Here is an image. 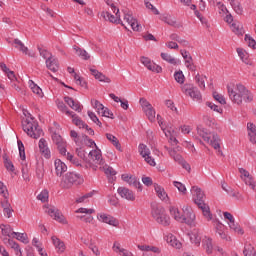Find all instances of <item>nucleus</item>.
Here are the masks:
<instances>
[{"mask_svg": "<svg viewBox=\"0 0 256 256\" xmlns=\"http://www.w3.org/2000/svg\"><path fill=\"white\" fill-rule=\"evenodd\" d=\"M229 98L236 105H241L243 101L245 103H251L253 101V93L247 90L242 84H237L234 88L227 86Z\"/></svg>", "mask_w": 256, "mask_h": 256, "instance_id": "obj_1", "label": "nucleus"}, {"mask_svg": "<svg viewBox=\"0 0 256 256\" xmlns=\"http://www.w3.org/2000/svg\"><path fill=\"white\" fill-rule=\"evenodd\" d=\"M191 193L193 194L194 203L201 209L205 219L211 221V219H213V214H211L209 205L205 203V193L203 190L197 186H192Z\"/></svg>", "mask_w": 256, "mask_h": 256, "instance_id": "obj_2", "label": "nucleus"}, {"mask_svg": "<svg viewBox=\"0 0 256 256\" xmlns=\"http://www.w3.org/2000/svg\"><path fill=\"white\" fill-rule=\"evenodd\" d=\"M151 215L159 225H163V227H168L171 225V218L165 213V208L163 206L152 203L151 204Z\"/></svg>", "mask_w": 256, "mask_h": 256, "instance_id": "obj_3", "label": "nucleus"}, {"mask_svg": "<svg viewBox=\"0 0 256 256\" xmlns=\"http://www.w3.org/2000/svg\"><path fill=\"white\" fill-rule=\"evenodd\" d=\"M22 129L32 139H39L43 135V129L39 128V123L33 117L22 121Z\"/></svg>", "mask_w": 256, "mask_h": 256, "instance_id": "obj_4", "label": "nucleus"}, {"mask_svg": "<svg viewBox=\"0 0 256 256\" xmlns=\"http://www.w3.org/2000/svg\"><path fill=\"white\" fill-rule=\"evenodd\" d=\"M83 177L75 172L66 173L61 180V188L62 189H71L73 185H83Z\"/></svg>", "mask_w": 256, "mask_h": 256, "instance_id": "obj_5", "label": "nucleus"}, {"mask_svg": "<svg viewBox=\"0 0 256 256\" xmlns=\"http://www.w3.org/2000/svg\"><path fill=\"white\" fill-rule=\"evenodd\" d=\"M197 133L206 143H210L214 149H221V145L219 144V135L212 134L211 139V133L207 132V129L203 128L202 126L197 127Z\"/></svg>", "mask_w": 256, "mask_h": 256, "instance_id": "obj_6", "label": "nucleus"}, {"mask_svg": "<svg viewBox=\"0 0 256 256\" xmlns=\"http://www.w3.org/2000/svg\"><path fill=\"white\" fill-rule=\"evenodd\" d=\"M183 215L180 220V223H185L186 225H189V227H195V213L193 210L189 207H183L182 208Z\"/></svg>", "mask_w": 256, "mask_h": 256, "instance_id": "obj_7", "label": "nucleus"}, {"mask_svg": "<svg viewBox=\"0 0 256 256\" xmlns=\"http://www.w3.org/2000/svg\"><path fill=\"white\" fill-rule=\"evenodd\" d=\"M140 105L149 121H155V108H153V105L145 98H140Z\"/></svg>", "mask_w": 256, "mask_h": 256, "instance_id": "obj_8", "label": "nucleus"}, {"mask_svg": "<svg viewBox=\"0 0 256 256\" xmlns=\"http://www.w3.org/2000/svg\"><path fill=\"white\" fill-rule=\"evenodd\" d=\"M52 141L57 145L60 155H67V142L57 132H52Z\"/></svg>", "mask_w": 256, "mask_h": 256, "instance_id": "obj_9", "label": "nucleus"}, {"mask_svg": "<svg viewBox=\"0 0 256 256\" xmlns=\"http://www.w3.org/2000/svg\"><path fill=\"white\" fill-rule=\"evenodd\" d=\"M115 15H112L109 12H101L100 17L104 18L105 21H110V23H116V25H125L123 24V21H121V15H119V8H116Z\"/></svg>", "mask_w": 256, "mask_h": 256, "instance_id": "obj_10", "label": "nucleus"}, {"mask_svg": "<svg viewBox=\"0 0 256 256\" xmlns=\"http://www.w3.org/2000/svg\"><path fill=\"white\" fill-rule=\"evenodd\" d=\"M46 213L54 219L55 221H58V223H62L63 225H67V219H65V216L54 206H51L46 210Z\"/></svg>", "mask_w": 256, "mask_h": 256, "instance_id": "obj_11", "label": "nucleus"}, {"mask_svg": "<svg viewBox=\"0 0 256 256\" xmlns=\"http://www.w3.org/2000/svg\"><path fill=\"white\" fill-rule=\"evenodd\" d=\"M98 221L101 223H106L107 225H111L112 227H119V221L117 218L106 214V213H100L97 215Z\"/></svg>", "mask_w": 256, "mask_h": 256, "instance_id": "obj_12", "label": "nucleus"}, {"mask_svg": "<svg viewBox=\"0 0 256 256\" xmlns=\"http://www.w3.org/2000/svg\"><path fill=\"white\" fill-rule=\"evenodd\" d=\"M182 90L192 99H196V101L201 99V92H199V89H197V87L193 86L192 84H185Z\"/></svg>", "mask_w": 256, "mask_h": 256, "instance_id": "obj_13", "label": "nucleus"}, {"mask_svg": "<svg viewBox=\"0 0 256 256\" xmlns=\"http://www.w3.org/2000/svg\"><path fill=\"white\" fill-rule=\"evenodd\" d=\"M1 207L3 209V214L7 219H11L13 215V207H11V203H9V198L4 194V199L1 201Z\"/></svg>", "mask_w": 256, "mask_h": 256, "instance_id": "obj_14", "label": "nucleus"}, {"mask_svg": "<svg viewBox=\"0 0 256 256\" xmlns=\"http://www.w3.org/2000/svg\"><path fill=\"white\" fill-rule=\"evenodd\" d=\"M202 243H203V247H204V249H205V251H206V253H207L208 255H211V253H213V251H214L215 249H217V252H218V253H223V248H220V247L214 248V247H213V239H211V238H206V239H204V240L202 241Z\"/></svg>", "mask_w": 256, "mask_h": 256, "instance_id": "obj_15", "label": "nucleus"}, {"mask_svg": "<svg viewBox=\"0 0 256 256\" xmlns=\"http://www.w3.org/2000/svg\"><path fill=\"white\" fill-rule=\"evenodd\" d=\"M89 157H91V159L95 162V165H100V167L105 165V160L102 158L103 155L101 154V150H91L89 152Z\"/></svg>", "mask_w": 256, "mask_h": 256, "instance_id": "obj_16", "label": "nucleus"}, {"mask_svg": "<svg viewBox=\"0 0 256 256\" xmlns=\"http://www.w3.org/2000/svg\"><path fill=\"white\" fill-rule=\"evenodd\" d=\"M64 101L71 109L77 111V113H81V111H83V106L79 101H74L73 98L69 96H65Z\"/></svg>", "mask_w": 256, "mask_h": 256, "instance_id": "obj_17", "label": "nucleus"}, {"mask_svg": "<svg viewBox=\"0 0 256 256\" xmlns=\"http://www.w3.org/2000/svg\"><path fill=\"white\" fill-rule=\"evenodd\" d=\"M46 67L53 73H57L59 71V60L55 56L47 58Z\"/></svg>", "mask_w": 256, "mask_h": 256, "instance_id": "obj_18", "label": "nucleus"}, {"mask_svg": "<svg viewBox=\"0 0 256 256\" xmlns=\"http://www.w3.org/2000/svg\"><path fill=\"white\" fill-rule=\"evenodd\" d=\"M118 194L123 199H127V201H133L135 199V194H133V191L129 190V188L119 187Z\"/></svg>", "mask_w": 256, "mask_h": 256, "instance_id": "obj_19", "label": "nucleus"}, {"mask_svg": "<svg viewBox=\"0 0 256 256\" xmlns=\"http://www.w3.org/2000/svg\"><path fill=\"white\" fill-rule=\"evenodd\" d=\"M91 75L95 77L98 81L102 83H111V78L107 77L105 74L102 72H99L97 69L90 68Z\"/></svg>", "mask_w": 256, "mask_h": 256, "instance_id": "obj_20", "label": "nucleus"}, {"mask_svg": "<svg viewBox=\"0 0 256 256\" xmlns=\"http://www.w3.org/2000/svg\"><path fill=\"white\" fill-rule=\"evenodd\" d=\"M39 149L45 159H51V151L49 150V147H47V140L44 138H41L39 141Z\"/></svg>", "mask_w": 256, "mask_h": 256, "instance_id": "obj_21", "label": "nucleus"}, {"mask_svg": "<svg viewBox=\"0 0 256 256\" xmlns=\"http://www.w3.org/2000/svg\"><path fill=\"white\" fill-rule=\"evenodd\" d=\"M54 166L57 177H61L67 171V165L59 159L55 160Z\"/></svg>", "mask_w": 256, "mask_h": 256, "instance_id": "obj_22", "label": "nucleus"}, {"mask_svg": "<svg viewBox=\"0 0 256 256\" xmlns=\"http://www.w3.org/2000/svg\"><path fill=\"white\" fill-rule=\"evenodd\" d=\"M124 21L130 25L133 31H139L141 26L139 25V22H137V19L133 18L131 14H125Z\"/></svg>", "mask_w": 256, "mask_h": 256, "instance_id": "obj_23", "label": "nucleus"}, {"mask_svg": "<svg viewBox=\"0 0 256 256\" xmlns=\"http://www.w3.org/2000/svg\"><path fill=\"white\" fill-rule=\"evenodd\" d=\"M14 45L16 49H19L22 53H25V55H28L29 57H35V53L29 52V48L26 47L23 42L19 39H14Z\"/></svg>", "mask_w": 256, "mask_h": 256, "instance_id": "obj_24", "label": "nucleus"}, {"mask_svg": "<svg viewBox=\"0 0 256 256\" xmlns=\"http://www.w3.org/2000/svg\"><path fill=\"white\" fill-rule=\"evenodd\" d=\"M247 131L250 143L256 144V126L249 122L247 124Z\"/></svg>", "mask_w": 256, "mask_h": 256, "instance_id": "obj_25", "label": "nucleus"}, {"mask_svg": "<svg viewBox=\"0 0 256 256\" xmlns=\"http://www.w3.org/2000/svg\"><path fill=\"white\" fill-rule=\"evenodd\" d=\"M74 51H76V55L83 59V61H89L91 59V55L88 54L87 50L80 48L77 45L73 46Z\"/></svg>", "mask_w": 256, "mask_h": 256, "instance_id": "obj_26", "label": "nucleus"}, {"mask_svg": "<svg viewBox=\"0 0 256 256\" xmlns=\"http://www.w3.org/2000/svg\"><path fill=\"white\" fill-rule=\"evenodd\" d=\"M216 233L220 237V239H224L225 241H231V237H227V234L225 233V225L222 223L216 224Z\"/></svg>", "mask_w": 256, "mask_h": 256, "instance_id": "obj_27", "label": "nucleus"}, {"mask_svg": "<svg viewBox=\"0 0 256 256\" xmlns=\"http://www.w3.org/2000/svg\"><path fill=\"white\" fill-rule=\"evenodd\" d=\"M0 229H1L2 235H4V237H13V238H15V234H13L15 232L13 231V228H11V225L2 224L0 226Z\"/></svg>", "mask_w": 256, "mask_h": 256, "instance_id": "obj_28", "label": "nucleus"}, {"mask_svg": "<svg viewBox=\"0 0 256 256\" xmlns=\"http://www.w3.org/2000/svg\"><path fill=\"white\" fill-rule=\"evenodd\" d=\"M53 245H55L56 249H58V253L65 252V243L61 241L59 238L53 236L52 237Z\"/></svg>", "mask_w": 256, "mask_h": 256, "instance_id": "obj_29", "label": "nucleus"}, {"mask_svg": "<svg viewBox=\"0 0 256 256\" xmlns=\"http://www.w3.org/2000/svg\"><path fill=\"white\" fill-rule=\"evenodd\" d=\"M154 189L159 199H161V201H165V199H167V192H165V189H163L159 184L155 183Z\"/></svg>", "mask_w": 256, "mask_h": 256, "instance_id": "obj_30", "label": "nucleus"}, {"mask_svg": "<svg viewBox=\"0 0 256 256\" xmlns=\"http://www.w3.org/2000/svg\"><path fill=\"white\" fill-rule=\"evenodd\" d=\"M69 117L72 118V123L76 125V127H79V129H81L82 127H85V122L81 120V118L77 116L75 112H72V114H70Z\"/></svg>", "mask_w": 256, "mask_h": 256, "instance_id": "obj_31", "label": "nucleus"}, {"mask_svg": "<svg viewBox=\"0 0 256 256\" xmlns=\"http://www.w3.org/2000/svg\"><path fill=\"white\" fill-rule=\"evenodd\" d=\"M99 169L101 171H104L105 175H107L108 177H115L117 175V171H115V169H113V167L108 166V165H102L99 167Z\"/></svg>", "mask_w": 256, "mask_h": 256, "instance_id": "obj_32", "label": "nucleus"}, {"mask_svg": "<svg viewBox=\"0 0 256 256\" xmlns=\"http://www.w3.org/2000/svg\"><path fill=\"white\" fill-rule=\"evenodd\" d=\"M106 139H108V141H110V143H112V145H114V147H116V149H118V151H122L121 143H119V139H117V137H115V135L107 133Z\"/></svg>", "mask_w": 256, "mask_h": 256, "instance_id": "obj_33", "label": "nucleus"}, {"mask_svg": "<svg viewBox=\"0 0 256 256\" xmlns=\"http://www.w3.org/2000/svg\"><path fill=\"white\" fill-rule=\"evenodd\" d=\"M169 211H170V215H172V217L176 221L181 223V219H182L183 215L181 216V212H179V208H176L175 206H171Z\"/></svg>", "mask_w": 256, "mask_h": 256, "instance_id": "obj_34", "label": "nucleus"}, {"mask_svg": "<svg viewBox=\"0 0 256 256\" xmlns=\"http://www.w3.org/2000/svg\"><path fill=\"white\" fill-rule=\"evenodd\" d=\"M138 151H139V154L141 155V157H143V159H145V157H149V155H151V151L145 144H139Z\"/></svg>", "mask_w": 256, "mask_h": 256, "instance_id": "obj_35", "label": "nucleus"}, {"mask_svg": "<svg viewBox=\"0 0 256 256\" xmlns=\"http://www.w3.org/2000/svg\"><path fill=\"white\" fill-rule=\"evenodd\" d=\"M12 235H14V238H16L18 241H21L25 245L29 243V237H27V233L13 232Z\"/></svg>", "mask_w": 256, "mask_h": 256, "instance_id": "obj_36", "label": "nucleus"}, {"mask_svg": "<svg viewBox=\"0 0 256 256\" xmlns=\"http://www.w3.org/2000/svg\"><path fill=\"white\" fill-rule=\"evenodd\" d=\"M231 5L232 8L234 9L235 13H237V15H243V6H241V2L237 1V0H231Z\"/></svg>", "mask_w": 256, "mask_h": 256, "instance_id": "obj_37", "label": "nucleus"}, {"mask_svg": "<svg viewBox=\"0 0 256 256\" xmlns=\"http://www.w3.org/2000/svg\"><path fill=\"white\" fill-rule=\"evenodd\" d=\"M237 53L241 61H243V63H246V65H249V54L242 48H237Z\"/></svg>", "mask_w": 256, "mask_h": 256, "instance_id": "obj_38", "label": "nucleus"}, {"mask_svg": "<svg viewBox=\"0 0 256 256\" xmlns=\"http://www.w3.org/2000/svg\"><path fill=\"white\" fill-rule=\"evenodd\" d=\"M30 88L32 89L33 93L38 95V97H43V90L33 82V80L29 81Z\"/></svg>", "mask_w": 256, "mask_h": 256, "instance_id": "obj_39", "label": "nucleus"}, {"mask_svg": "<svg viewBox=\"0 0 256 256\" xmlns=\"http://www.w3.org/2000/svg\"><path fill=\"white\" fill-rule=\"evenodd\" d=\"M162 21H164V23L167 25H170V27H177V29L181 27V24H177L176 20L171 19V16H163Z\"/></svg>", "mask_w": 256, "mask_h": 256, "instance_id": "obj_40", "label": "nucleus"}, {"mask_svg": "<svg viewBox=\"0 0 256 256\" xmlns=\"http://www.w3.org/2000/svg\"><path fill=\"white\" fill-rule=\"evenodd\" d=\"M190 241L191 243H194V245H201V236L199 235V232L193 231L190 234Z\"/></svg>", "mask_w": 256, "mask_h": 256, "instance_id": "obj_41", "label": "nucleus"}, {"mask_svg": "<svg viewBox=\"0 0 256 256\" xmlns=\"http://www.w3.org/2000/svg\"><path fill=\"white\" fill-rule=\"evenodd\" d=\"M243 254L245 256H256L255 247H253V245H251V244H247L244 247Z\"/></svg>", "mask_w": 256, "mask_h": 256, "instance_id": "obj_42", "label": "nucleus"}, {"mask_svg": "<svg viewBox=\"0 0 256 256\" xmlns=\"http://www.w3.org/2000/svg\"><path fill=\"white\" fill-rule=\"evenodd\" d=\"M161 57L163 61H166L167 63H170V65H177V59L173 58L171 55L162 52Z\"/></svg>", "mask_w": 256, "mask_h": 256, "instance_id": "obj_43", "label": "nucleus"}, {"mask_svg": "<svg viewBox=\"0 0 256 256\" xmlns=\"http://www.w3.org/2000/svg\"><path fill=\"white\" fill-rule=\"evenodd\" d=\"M3 160L7 171H11V173H13L15 171V166L13 165V162L7 157V155L3 156Z\"/></svg>", "mask_w": 256, "mask_h": 256, "instance_id": "obj_44", "label": "nucleus"}, {"mask_svg": "<svg viewBox=\"0 0 256 256\" xmlns=\"http://www.w3.org/2000/svg\"><path fill=\"white\" fill-rule=\"evenodd\" d=\"M57 107H58L59 111H61L62 113H65V115L70 116L73 114V111L69 110L67 105H65V103H63V102H58Z\"/></svg>", "mask_w": 256, "mask_h": 256, "instance_id": "obj_45", "label": "nucleus"}, {"mask_svg": "<svg viewBox=\"0 0 256 256\" xmlns=\"http://www.w3.org/2000/svg\"><path fill=\"white\" fill-rule=\"evenodd\" d=\"M169 155L177 163L183 161V156H181V154L179 152H177V150H173V149L169 150Z\"/></svg>", "mask_w": 256, "mask_h": 256, "instance_id": "obj_46", "label": "nucleus"}, {"mask_svg": "<svg viewBox=\"0 0 256 256\" xmlns=\"http://www.w3.org/2000/svg\"><path fill=\"white\" fill-rule=\"evenodd\" d=\"M37 200L41 201L42 203H47L49 201V191L43 190L38 196Z\"/></svg>", "mask_w": 256, "mask_h": 256, "instance_id": "obj_47", "label": "nucleus"}, {"mask_svg": "<svg viewBox=\"0 0 256 256\" xmlns=\"http://www.w3.org/2000/svg\"><path fill=\"white\" fill-rule=\"evenodd\" d=\"M174 79L180 83V85H183V83H185V75H183V71L179 70L178 72H175Z\"/></svg>", "mask_w": 256, "mask_h": 256, "instance_id": "obj_48", "label": "nucleus"}, {"mask_svg": "<svg viewBox=\"0 0 256 256\" xmlns=\"http://www.w3.org/2000/svg\"><path fill=\"white\" fill-rule=\"evenodd\" d=\"M129 185H132L133 187H135V189H139V191H143V188L141 186V182H139L137 180V178L130 176V182H128Z\"/></svg>", "mask_w": 256, "mask_h": 256, "instance_id": "obj_49", "label": "nucleus"}, {"mask_svg": "<svg viewBox=\"0 0 256 256\" xmlns=\"http://www.w3.org/2000/svg\"><path fill=\"white\" fill-rule=\"evenodd\" d=\"M39 53H40V57H43V59H51V57L53 56V54H51V52L47 51L46 49L40 48L39 46L37 47Z\"/></svg>", "mask_w": 256, "mask_h": 256, "instance_id": "obj_50", "label": "nucleus"}, {"mask_svg": "<svg viewBox=\"0 0 256 256\" xmlns=\"http://www.w3.org/2000/svg\"><path fill=\"white\" fill-rule=\"evenodd\" d=\"M180 53H181L183 59H185L186 65H188L191 62H193V57L191 56V54H189V51L181 50Z\"/></svg>", "mask_w": 256, "mask_h": 256, "instance_id": "obj_51", "label": "nucleus"}, {"mask_svg": "<svg viewBox=\"0 0 256 256\" xmlns=\"http://www.w3.org/2000/svg\"><path fill=\"white\" fill-rule=\"evenodd\" d=\"M18 149H19L20 159H22V161H25L26 159L25 145H23V142L21 140H18Z\"/></svg>", "mask_w": 256, "mask_h": 256, "instance_id": "obj_52", "label": "nucleus"}, {"mask_svg": "<svg viewBox=\"0 0 256 256\" xmlns=\"http://www.w3.org/2000/svg\"><path fill=\"white\" fill-rule=\"evenodd\" d=\"M213 98L215 99V101H218V103H220V105H227V101L225 100V96L214 92L213 93Z\"/></svg>", "mask_w": 256, "mask_h": 256, "instance_id": "obj_53", "label": "nucleus"}, {"mask_svg": "<svg viewBox=\"0 0 256 256\" xmlns=\"http://www.w3.org/2000/svg\"><path fill=\"white\" fill-rule=\"evenodd\" d=\"M45 175V168L43 167V164H38L36 167V177L38 179H43Z\"/></svg>", "mask_w": 256, "mask_h": 256, "instance_id": "obj_54", "label": "nucleus"}, {"mask_svg": "<svg viewBox=\"0 0 256 256\" xmlns=\"http://www.w3.org/2000/svg\"><path fill=\"white\" fill-rule=\"evenodd\" d=\"M195 81H196V83H198L200 89H205V76H201V75L197 74L195 76Z\"/></svg>", "mask_w": 256, "mask_h": 256, "instance_id": "obj_55", "label": "nucleus"}, {"mask_svg": "<svg viewBox=\"0 0 256 256\" xmlns=\"http://www.w3.org/2000/svg\"><path fill=\"white\" fill-rule=\"evenodd\" d=\"M88 117L91 119V121H93V123H96V125H98V127H101L102 123H101V121H99V118L97 117V115L94 112L88 111Z\"/></svg>", "mask_w": 256, "mask_h": 256, "instance_id": "obj_56", "label": "nucleus"}, {"mask_svg": "<svg viewBox=\"0 0 256 256\" xmlns=\"http://www.w3.org/2000/svg\"><path fill=\"white\" fill-rule=\"evenodd\" d=\"M92 105L95 109H97V113H99L101 115V111H104L105 109V106L99 102V100H94V103H93V100H92Z\"/></svg>", "mask_w": 256, "mask_h": 256, "instance_id": "obj_57", "label": "nucleus"}, {"mask_svg": "<svg viewBox=\"0 0 256 256\" xmlns=\"http://www.w3.org/2000/svg\"><path fill=\"white\" fill-rule=\"evenodd\" d=\"M206 106L212 109V111H216V113H223V108H219V106L215 105L213 102H206Z\"/></svg>", "mask_w": 256, "mask_h": 256, "instance_id": "obj_58", "label": "nucleus"}, {"mask_svg": "<svg viewBox=\"0 0 256 256\" xmlns=\"http://www.w3.org/2000/svg\"><path fill=\"white\" fill-rule=\"evenodd\" d=\"M148 70L153 71V73H161V71H163V68L152 62L151 65L148 67Z\"/></svg>", "mask_w": 256, "mask_h": 256, "instance_id": "obj_59", "label": "nucleus"}, {"mask_svg": "<svg viewBox=\"0 0 256 256\" xmlns=\"http://www.w3.org/2000/svg\"><path fill=\"white\" fill-rule=\"evenodd\" d=\"M174 186H176L178 188V191H180V193H183L185 195V193H187V188L185 187V185H183V183L178 182V181H174Z\"/></svg>", "mask_w": 256, "mask_h": 256, "instance_id": "obj_60", "label": "nucleus"}, {"mask_svg": "<svg viewBox=\"0 0 256 256\" xmlns=\"http://www.w3.org/2000/svg\"><path fill=\"white\" fill-rule=\"evenodd\" d=\"M230 229H233L236 233H239V235H243V229L239 227V224H236L233 222L232 224H229Z\"/></svg>", "mask_w": 256, "mask_h": 256, "instance_id": "obj_61", "label": "nucleus"}, {"mask_svg": "<svg viewBox=\"0 0 256 256\" xmlns=\"http://www.w3.org/2000/svg\"><path fill=\"white\" fill-rule=\"evenodd\" d=\"M245 41L248 43L249 47H252V49H256V42L253 38H251L249 35H245Z\"/></svg>", "mask_w": 256, "mask_h": 256, "instance_id": "obj_62", "label": "nucleus"}, {"mask_svg": "<svg viewBox=\"0 0 256 256\" xmlns=\"http://www.w3.org/2000/svg\"><path fill=\"white\" fill-rule=\"evenodd\" d=\"M91 197H93V192H89L82 197H79L78 199H76V203H84L85 199H89Z\"/></svg>", "mask_w": 256, "mask_h": 256, "instance_id": "obj_63", "label": "nucleus"}, {"mask_svg": "<svg viewBox=\"0 0 256 256\" xmlns=\"http://www.w3.org/2000/svg\"><path fill=\"white\" fill-rule=\"evenodd\" d=\"M140 61H141V63L143 64V65H145L146 66V68L148 69V67L151 65V59H149L148 57H145V56H142L141 58H140Z\"/></svg>", "mask_w": 256, "mask_h": 256, "instance_id": "obj_64", "label": "nucleus"}]
</instances>
